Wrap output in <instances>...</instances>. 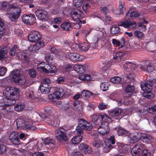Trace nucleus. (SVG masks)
Here are the masks:
<instances>
[{
    "mask_svg": "<svg viewBox=\"0 0 156 156\" xmlns=\"http://www.w3.org/2000/svg\"><path fill=\"white\" fill-rule=\"evenodd\" d=\"M50 82H51L49 79L48 78H46L43 79L41 83V84H44L49 85V84L50 83Z\"/></svg>",
    "mask_w": 156,
    "mask_h": 156,
    "instance_id": "60",
    "label": "nucleus"
},
{
    "mask_svg": "<svg viewBox=\"0 0 156 156\" xmlns=\"http://www.w3.org/2000/svg\"><path fill=\"white\" fill-rule=\"evenodd\" d=\"M66 130L62 128H60L58 129L56 131V133L57 134L56 136V139L60 141L62 140H67L68 138L66 134Z\"/></svg>",
    "mask_w": 156,
    "mask_h": 156,
    "instance_id": "7",
    "label": "nucleus"
},
{
    "mask_svg": "<svg viewBox=\"0 0 156 156\" xmlns=\"http://www.w3.org/2000/svg\"><path fill=\"white\" fill-rule=\"evenodd\" d=\"M90 47V44L88 43L84 42L81 44L80 48L82 50L87 51L89 49Z\"/></svg>",
    "mask_w": 156,
    "mask_h": 156,
    "instance_id": "43",
    "label": "nucleus"
},
{
    "mask_svg": "<svg viewBox=\"0 0 156 156\" xmlns=\"http://www.w3.org/2000/svg\"><path fill=\"white\" fill-rule=\"evenodd\" d=\"M142 147L139 145H135L131 151L132 154L134 156H139L141 154Z\"/></svg>",
    "mask_w": 156,
    "mask_h": 156,
    "instance_id": "21",
    "label": "nucleus"
},
{
    "mask_svg": "<svg viewBox=\"0 0 156 156\" xmlns=\"http://www.w3.org/2000/svg\"><path fill=\"white\" fill-rule=\"evenodd\" d=\"M141 16L142 15L138 13L136 10L134 8L130 9L126 15V17L128 19L136 17L141 18Z\"/></svg>",
    "mask_w": 156,
    "mask_h": 156,
    "instance_id": "11",
    "label": "nucleus"
},
{
    "mask_svg": "<svg viewBox=\"0 0 156 156\" xmlns=\"http://www.w3.org/2000/svg\"><path fill=\"white\" fill-rule=\"evenodd\" d=\"M154 84H153L152 85L151 83L150 82H146L145 83H141L140 87L142 90L144 91H151L152 89L154 87L156 90V80H154Z\"/></svg>",
    "mask_w": 156,
    "mask_h": 156,
    "instance_id": "6",
    "label": "nucleus"
},
{
    "mask_svg": "<svg viewBox=\"0 0 156 156\" xmlns=\"http://www.w3.org/2000/svg\"><path fill=\"white\" fill-rule=\"evenodd\" d=\"M24 107V105L21 103L17 104L14 107V108L16 111L17 112L22 110Z\"/></svg>",
    "mask_w": 156,
    "mask_h": 156,
    "instance_id": "41",
    "label": "nucleus"
},
{
    "mask_svg": "<svg viewBox=\"0 0 156 156\" xmlns=\"http://www.w3.org/2000/svg\"><path fill=\"white\" fill-rule=\"evenodd\" d=\"M13 81L15 83L22 85L24 84L26 82L24 77L22 76L17 79H16V80H13Z\"/></svg>",
    "mask_w": 156,
    "mask_h": 156,
    "instance_id": "33",
    "label": "nucleus"
},
{
    "mask_svg": "<svg viewBox=\"0 0 156 156\" xmlns=\"http://www.w3.org/2000/svg\"><path fill=\"white\" fill-rule=\"evenodd\" d=\"M44 44L43 42H39L35 44L32 47L30 51L33 52H37L40 48L44 47Z\"/></svg>",
    "mask_w": 156,
    "mask_h": 156,
    "instance_id": "24",
    "label": "nucleus"
},
{
    "mask_svg": "<svg viewBox=\"0 0 156 156\" xmlns=\"http://www.w3.org/2000/svg\"><path fill=\"white\" fill-rule=\"evenodd\" d=\"M119 26H122L125 28L134 29L136 26V23L134 21H131L128 20L126 21H122L118 24Z\"/></svg>",
    "mask_w": 156,
    "mask_h": 156,
    "instance_id": "12",
    "label": "nucleus"
},
{
    "mask_svg": "<svg viewBox=\"0 0 156 156\" xmlns=\"http://www.w3.org/2000/svg\"><path fill=\"white\" fill-rule=\"evenodd\" d=\"M73 156H83V154L79 151H74L72 153Z\"/></svg>",
    "mask_w": 156,
    "mask_h": 156,
    "instance_id": "64",
    "label": "nucleus"
},
{
    "mask_svg": "<svg viewBox=\"0 0 156 156\" xmlns=\"http://www.w3.org/2000/svg\"><path fill=\"white\" fill-rule=\"evenodd\" d=\"M126 11V8L124 7V4L122 3L119 5V9H117L115 11V13L116 14H122Z\"/></svg>",
    "mask_w": 156,
    "mask_h": 156,
    "instance_id": "32",
    "label": "nucleus"
},
{
    "mask_svg": "<svg viewBox=\"0 0 156 156\" xmlns=\"http://www.w3.org/2000/svg\"><path fill=\"white\" fill-rule=\"evenodd\" d=\"M134 90V86L133 85H127L122 94L124 97H128L130 96Z\"/></svg>",
    "mask_w": 156,
    "mask_h": 156,
    "instance_id": "17",
    "label": "nucleus"
},
{
    "mask_svg": "<svg viewBox=\"0 0 156 156\" xmlns=\"http://www.w3.org/2000/svg\"><path fill=\"white\" fill-rule=\"evenodd\" d=\"M143 96L149 99L152 98L154 97V94L151 91H144L143 94Z\"/></svg>",
    "mask_w": 156,
    "mask_h": 156,
    "instance_id": "40",
    "label": "nucleus"
},
{
    "mask_svg": "<svg viewBox=\"0 0 156 156\" xmlns=\"http://www.w3.org/2000/svg\"><path fill=\"white\" fill-rule=\"evenodd\" d=\"M126 78L127 80L126 81H127V82H129V81L128 80H130L129 82L132 81L134 78L133 74L132 73H129L128 75H127L126 76Z\"/></svg>",
    "mask_w": 156,
    "mask_h": 156,
    "instance_id": "56",
    "label": "nucleus"
},
{
    "mask_svg": "<svg viewBox=\"0 0 156 156\" xmlns=\"http://www.w3.org/2000/svg\"><path fill=\"white\" fill-rule=\"evenodd\" d=\"M82 14L83 13L79 10H74L71 12V17L74 20L77 19H82Z\"/></svg>",
    "mask_w": 156,
    "mask_h": 156,
    "instance_id": "18",
    "label": "nucleus"
},
{
    "mask_svg": "<svg viewBox=\"0 0 156 156\" xmlns=\"http://www.w3.org/2000/svg\"><path fill=\"white\" fill-rule=\"evenodd\" d=\"M121 79L118 76H115L111 78L110 80L111 82L114 83H118L121 81Z\"/></svg>",
    "mask_w": 156,
    "mask_h": 156,
    "instance_id": "47",
    "label": "nucleus"
},
{
    "mask_svg": "<svg viewBox=\"0 0 156 156\" xmlns=\"http://www.w3.org/2000/svg\"><path fill=\"white\" fill-rule=\"evenodd\" d=\"M138 66L142 70L147 71L148 72H151L154 69V67L152 63H147L144 62H143L141 64L139 65Z\"/></svg>",
    "mask_w": 156,
    "mask_h": 156,
    "instance_id": "8",
    "label": "nucleus"
},
{
    "mask_svg": "<svg viewBox=\"0 0 156 156\" xmlns=\"http://www.w3.org/2000/svg\"><path fill=\"white\" fill-rule=\"evenodd\" d=\"M137 115L140 117H142L143 116L145 115L146 114V113L144 112L143 110H139L137 112Z\"/></svg>",
    "mask_w": 156,
    "mask_h": 156,
    "instance_id": "61",
    "label": "nucleus"
},
{
    "mask_svg": "<svg viewBox=\"0 0 156 156\" xmlns=\"http://www.w3.org/2000/svg\"><path fill=\"white\" fill-rule=\"evenodd\" d=\"M50 70V71H49V73H55L56 71V67L53 65L51 66Z\"/></svg>",
    "mask_w": 156,
    "mask_h": 156,
    "instance_id": "63",
    "label": "nucleus"
},
{
    "mask_svg": "<svg viewBox=\"0 0 156 156\" xmlns=\"http://www.w3.org/2000/svg\"><path fill=\"white\" fill-rule=\"evenodd\" d=\"M79 122L80 123V126L83 129L90 130L92 128V125L83 119H79Z\"/></svg>",
    "mask_w": 156,
    "mask_h": 156,
    "instance_id": "14",
    "label": "nucleus"
},
{
    "mask_svg": "<svg viewBox=\"0 0 156 156\" xmlns=\"http://www.w3.org/2000/svg\"><path fill=\"white\" fill-rule=\"evenodd\" d=\"M83 129L82 127L80 126V123L79 125L76 128L77 133L78 135H82L83 134Z\"/></svg>",
    "mask_w": 156,
    "mask_h": 156,
    "instance_id": "51",
    "label": "nucleus"
},
{
    "mask_svg": "<svg viewBox=\"0 0 156 156\" xmlns=\"http://www.w3.org/2000/svg\"><path fill=\"white\" fill-rule=\"evenodd\" d=\"M44 144L46 145L54 144L55 141L52 139L50 138H46L44 141Z\"/></svg>",
    "mask_w": 156,
    "mask_h": 156,
    "instance_id": "48",
    "label": "nucleus"
},
{
    "mask_svg": "<svg viewBox=\"0 0 156 156\" xmlns=\"http://www.w3.org/2000/svg\"><path fill=\"white\" fill-rule=\"evenodd\" d=\"M69 59L74 61H77L80 60V55L78 53H71L69 55Z\"/></svg>",
    "mask_w": 156,
    "mask_h": 156,
    "instance_id": "25",
    "label": "nucleus"
},
{
    "mask_svg": "<svg viewBox=\"0 0 156 156\" xmlns=\"http://www.w3.org/2000/svg\"><path fill=\"white\" fill-rule=\"evenodd\" d=\"M74 68L75 70L80 74L83 73L85 72V67L83 65L76 64Z\"/></svg>",
    "mask_w": 156,
    "mask_h": 156,
    "instance_id": "26",
    "label": "nucleus"
},
{
    "mask_svg": "<svg viewBox=\"0 0 156 156\" xmlns=\"http://www.w3.org/2000/svg\"><path fill=\"white\" fill-rule=\"evenodd\" d=\"M140 156H151L150 153L148 150H142L141 152V154Z\"/></svg>",
    "mask_w": 156,
    "mask_h": 156,
    "instance_id": "52",
    "label": "nucleus"
},
{
    "mask_svg": "<svg viewBox=\"0 0 156 156\" xmlns=\"http://www.w3.org/2000/svg\"><path fill=\"white\" fill-rule=\"evenodd\" d=\"M120 31V28L115 26H113L111 29V32L112 34H118L119 33Z\"/></svg>",
    "mask_w": 156,
    "mask_h": 156,
    "instance_id": "39",
    "label": "nucleus"
},
{
    "mask_svg": "<svg viewBox=\"0 0 156 156\" xmlns=\"http://www.w3.org/2000/svg\"><path fill=\"white\" fill-rule=\"evenodd\" d=\"M147 111L150 113L154 114L155 112H156V106H153L151 108H148Z\"/></svg>",
    "mask_w": 156,
    "mask_h": 156,
    "instance_id": "53",
    "label": "nucleus"
},
{
    "mask_svg": "<svg viewBox=\"0 0 156 156\" xmlns=\"http://www.w3.org/2000/svg\"><path fill=\"white\" fill-rule=\"evenodd\" d=\"M155 44L154 43H150L148 44L147 47V48L148 49V50L150 51H153L155 49Z\"/></svg>",
    "mask_w": 156,
    "mask_h": 156,
    "instance_id": "50",
    "label": "nucleus"
},
{
    "mask_svg": "<svg viewBox=\"0 0 156 156\" xmlns=\"http://www.w3.org/2000/svg\"><path fill=\"white\" fill-rule=\"evenodd\" d=\"M141 139L142 140L143 142H147L151 141L152 140V137L149 135H145L142 136L141 137Z\"/></svg>",
    "mask_w": 156,
    "mask_h": 156,
    "instance_id": "42",
    "label": "nucleus"
},
{
    "mask_svg": "<svg viewBox=\"0 0 156 156\" xmlns=\"http://www.w3.org/2000/svg\"><path fill=\"white\" fill-rule=\"evenodd\" d=\"M134 34L136 37L138 38H141L144 36V34L142 32L138 30L134 32Z\"/></svg>",
    "mask_w": 156,
    "mask_h": 156,
    "instance_id": "54",
    "label": "nucleus"
},
{
    "mask_svg": "<svg viewBox=\"0 0 156 156\" xmlns=\"http://www.w3.org/2000/svg\"><path fill=\"white\" fill-rule=\"evenodd\" d=\"M19 90L13 87H7L4 90L3 94L5 98L0 100V107H2L1 109L5 110L9 112L8 107L14 105L16 100L19 98Z\"/></svg>",
    "mask_w": 156,
    "mask_h": 156,
    "instance_id": "1",
    "label": "nucleus"
},
{
    "mask_svg": "<svg viewBox=\"0 0 156 156\" xmlns=\"http://www.w3.org/2000/svg\"><path fill=\"white\" fill-rule=\"evenodd\" d=\"M83 2V0H75L74 3L76 6L79 7L82 5Z\"/></svg>",
    "mask_w": 156,
    "mask_h": 156,
    "instance_id": "57",
    "label": "nucleus"
},
{
    "mask_svg": "<svg viewBox=\"0 0 156 156\" xmlns=\"http://www.w3.org/2000/svg\"><path fill=\"white\" fill-rule=\"evenodd\" d=\"M6 150V146L4 144H0V154L3 153Z\"/></svg>",
    "mask_w": 156,
    "mask_h": 156,
    "instance_id": "58",
    "label": "nucleus"
},
{
    "mask_svg": "<svg viewBox=\"0 0 156 156\" xmlns=\"http://www.w3.org/2000/svg\"><path fill=\"white\" fill-rule=\"evenodd\" d=\"M114 62L113 60L106 61L105 62V65L103 68V69L104 70H108Z\"/></svg>",
    "mask_w": 156,
    "mask_h": 156,
    "instance_id": "37",
    "label": "nucleus"
},
{
    "mask_svg": "<svg viewBox=\"0 0 156 156\" xmlns=\"http://www.w3.org/2000/svg\"><path fill=\"white\" fill-rule=\"evenodd\" d=\"M82 139V136H76L72 139V143L74 144H78L81 142Z\"/></svg>",
    "mask_w": 156,
    "mask_h": 156,
    "instance_id": "34",
    "label": "nucleus"
},
{
    "mask_svg": "<svg viewBox=\"0 0 156 156\" xmlns=\"http://www.w3.org/2000/svg\"><path fill=\"white\" fill-rule=\"evenodd\" d=\"M96 94L89 90H83L81 94V96L83 97L88 98L91 95L94 97Z\"/></svg>",
    "mask_w": 156,
    "mask_h": 156,
    "instance_id": "30",
    "label": "nucleus"
},
{
    "mask_svg": "<svg viewBox=\"0 0 156 156\" xmlns=\"http://www.w3.org/2000/svg\"><path fill=\"white\" fill-rule=\"evenodd\" d=\"M8 50L7 47L4 45L0 46V59L2 58L4 55H6Z\"/></svg>",
    "mask_w": 156,
    "mask_h": 156,
    "instance_id": "27",
    "label": "nucleus"
},
{
    "mask_svg": "<svg viewBox=\"0 0 156 156\" xmlns=\"http://www.w3.org/2000/svg\"><path fill=\"white\" fill-rule=\"evenodd\" d=\"M127 133V131L122 128H119L118 130V134L120 136L126 135Z\"/></svg>",
    "mask_w": 156,
    "mask_h": 156,
    "instance_id": "49",
    "label": "nucleus"
},
{
    "mask_svg": "<svg viewBox=\"0 0 156 156\" xmlns=\"http://www.w3.org/2000/svg\"><path fill=\"white\" fill-rule=\"evenodd\" d=\"M28 73L30 76L32 77H34L36 76V73L34 69H31L29 71Z\"/></svg>",
    "mask_w": 156,
    "mask_h": 156,
    "instance_id": "55",
    "label": "nucleus"
},
{
    "mask_svg": "<svg viewBox=\"0 0 156 156\" xmlns=\"http://www.w3.org/2000/svg\"><path fill=\"white\" fill-rule=\"evenodd\" d=\"M7 70V69L5 67H0V76H3Z\"/></svg>",
    "mask_w": 156,
    "mask_h": 156,
    "instance_id": "59",
    "label": "nucleus"
},
{
    "mask_svg": "<svg viewBox=\"0 0 156 156\" xmlns=\"http://www.w3.org/2000/svg\"><path fill=\"white\" fill-rule=\"evenodd\" d=\"M22 19L23 22L28 24H33V23L35 22V16L33 15L30 14V15L24 16Z\"/></svg>",
    "mask_w": 156,
    "mask_h": 156,
    "instance_id": "13",
    "label": "nucleus"
},
{
    "mask_svg": "<svg viewBox=\"0 0 156 156\" xmlns=\"http://www.w3.org/2000/svg\"><path fill=\"white\" fill-rule=\"evenodd\" d=\"M18 46L16 45H14L10 49L9 51L10 55L11 56H13L17 52Z\"/></svg>",
    "mask_w": 156,
    "mask_h": 156,
    "instance_id": "36",
    "label": "nucleus"
},
{
    "mask_svg": "<svg viewBox=\"0 0 156 156\" xmlns=\"http://www.w3.org/2000/svg\"><path fill=\"white\" fill-rule=\"evenodd\" d=\"M25 93L27 97H28L32 99H34L36 98L34 95L33 91L32 90H30L29 89L26 90L25 91Z\"/></svg>",
    "mask_w": 156,
    "mask_h": 156,
    "instance_id": "38",
    "label": "nucleus"
},
{
    "mask_svg": "<svg viewBox=\"0 0 156 156\" xmlns=\"http://www.w3.org/2000/svg\"><path fill=\"white\" fill-rule=\"evenodd\" d=\"M51 87L50 85L47 84H41L39 89L42 93L48 94L50 90Z\"/></svg>",
    "mask_w": 156,
    "mask_h": 156,
    "instance_id": "23",
    "label": "nucleus"
},
{
    "mask_svg": "<svg viewBox=\"0 0 156 156\" xmlns=\"http://www.w3.org/2000/svg\"><path fill=\"white\" fill-rule=\"evenodd\" d=\"M51 66L48 64H45L44 63H41L38 64L37 68L39 70L41 69L43 72L48 73H49Z\"/></svg>",
    "mask_w": 156,
    "mask_h": 156,
    "instance_id": "20",
    "label": "nucleus"
},
{
    "mask_svg": "<svg viewBox=\"0 0 156 156\" xmlns=\"http://www.w3.org/2000/svg\"><path fill=\"white\" fill-rule=\"evenodd\" d=\"M17 128L19 129H26L28 123L26 122L24 119L20 118L17 119L16 121Z\"/></svg>",
    "mask_w": 156,
    "mask_h": 156,
    "instance_id": "16",
    "label": "nucleus"
},
{
    "mask_svg": "<svg viewBox=\"0 0 156 156\" xmlns=\"http://www.w3.org/2000/svg\"><path fill=\"white\" fill-rule=\"evenodd\" d=\"M79 148L83 154H89L92 152L91 148H89L87 144H81L80 145Z\"/></svg>",
    "mask_w": 156,
    "mask_h": 156,
    "instance_id": "22",
    "label": "nucleus"
},
{
    "mask_svg": "<svg viewBox=\"0 0 156 156\" xmlns=\"http://www.w3.org/2000/svg\"><path fill=\"white\" fill-rule=\"evenodd\" d=\"M92 121L96 125L99 124L100 122L102 121L108 122L109 118L107 115H99L94 114L91 116Z\"/></svg>",
    "mask_w": 156,
    "mask_h": 156,
    "instance_id": "3",
    "label": "nucleus"
},
{
    "mask_svg": "<svg viewBox=\"0 0 156 156\" xmlns=\"http://www.w3.org/2000/svg\"><path fill=\"white\" fill-rule=\"evenodd\" d=\"M49 116H45L44 117V121H46V122L48 123L49 125H53L55 124V122L54 121H52V117H51V119H51V117H49Z\"/></svg>",
    "mask_w": 156,
    "mask_h": 156,
    "instance_id": "46",
    "label": "nucleus"
},
{
    "mask_svg": "<svg viewBox=\"0 0 156 156\" xmlns=\"http://www.w3.org/2000/svg\"><path fill=\"white\" fill-rule=\"evenodd\" d=\"M23 71L22 69H14L10 73L11 76L12 80H16L21 76L23 75Z\"/></svg>",
    "mask_w": 156,
    "mask_h": 156,
    "instance_id": "15",
    "label": "nucleus"
},
{
    "mask_svg": "<svg viewBox=\"0 0 156 156\" xmlns=\"http://www.w3.org/2000/svg\"><path fill=\"white\" fill-rule=\"evenodd\" d=\"M1 27V28H0V39L3 36L5 32V26Z\"/></svg>",
    "mask_w": 156,
    "mask_h": 156,
    "instance_id": "62",
    "label": "nucleus"
},
{
    "mask_svg": "<svg viewBox=\"0 0 156 156\" xmlns=\"http://www.w3.org/2000/svg\"><path fill=\"white\" fill-rule=\"evenodd\" d=\"M28 39L31 42L38 41L41 38V35L37 31H34L29 35Z\"/></svg>",
    "mask_w": 156,
    "mask_h": 156,
    "instance_id": "10",
    "label": "nucleus"
},
{
    "mask_svg": "<svg viewBox=\"0 0 156 156\" xmlns=\"http://www.w3.org/2000/svg\"><path fill=\"white\" fill-rule=\"evenodd\" d=\"M109 84L108 83L103 82L101 84V89L103 91L107 90L108 89Z\"/></svg>",
    "mask_w": 156,
    "mask_h": 156,
    "instance_id": "44",
    "label": "nucleus"
},
{
    "mask_svg": "<svg viewBox=\"0 0 156 156\" xmlns=\"http://www.w3.org/2000/svg\"><path fill=\"white\" fill-rule=\"evenodd\" d=\"M110 143L112 144H115V138L113 136H110L108 143H106V146L105 147V148H108L109 149V150L112 148H113L112 146L109 144Z\"/></svg>",
    "mask_w": 156,
    "mask_h": 156,
    "instance_id": "29",
    "label": "nucleus"
},
{
    "mask_svg": "<svg viewBox=\"0 0 156 156\" xmlns=\"http://www.w3.org/2000/svg\"><path fill=\"white\" fill-rule=\"evenodd\" d=\"M65 94V90L62 88H59L54 92L52 94L48 95L50 99L55 98L59 99L62 98Z\"/></svg>",
    "mask_w": 156,
    "mask_h": 156,
    "instance_id": "5",
    "label": "nucleus"
},
{
    "mask_svg": "<svg viewBox=\"0 0 156 156\" xmlns=\"http://www.w3.org/2000/svg\"><path fill=\"white\" fill-rule=\"evenodd\" d=\"M125 55V53L122 52H118L116 54L115 56L113 57V59L115 60V62L120 61Z\"/></svg>",
    "mask_w": 156,
    "mask_h": 156,
    "instance_id": "28",
    "label": "nucleus"
},
{
    "mask_svg": "<svg viewBox=\"0 0 156 156\" xmlns=\"http://www.w3.org/2000/svg\"><path fill=\"white\" fill-rule=\"evenodd\" d=\"M122 112V110L119 108L115 109L109 113L110 116L112 117L117 116L119 115Z\"/></svg>",
    "mask_w": 156,
    "mask_h": 156,
    "instance_id": "31",
    "label": "nucleus"
},
{
    "mask_svg": "<svg viewBox=\"0 0 156 156\" xmlns=\"http://www.w3.org/2000/svg\"><path fill=\"white\" fill-rule=\"evenodd\" d=\"M11 58L9 56H6L5 55H4L2 58L0 59L2 62L4 64H6L9 62Z\"/></svg>",
    "mask_w": 156,
    "mask_h": 156,
    "instance_id": "45",
    "label": "nucleus"
},
{
    "mask_svg": "<svg viewBox=\"0 0 156 156\" xmlns=\"http://www.w3.org/2000/svg\"><path fill=\"white\" fill-rule=\"evenodd\" d=\"M9 7L12 12L9 14V17L11 21L16 22L21 15L20 9L16 4H11Z\"/></svg>",
    "mask_w": 156,
    "mask_h": 156,
    "instance_id": "2",
    "label": "nucleus"
},
{
    "mask_svg": "<svg viewBox=\"0 0 156 156\" xmlns=\"http://www.w3.org/2000/svg\"><path fill=\"white\" fill-rule=\"evenodd\" d=\"M108 122L102 121L100 122V124L98 126V133L102 135H105L107 134L109 132V129L108 127Z\"/></svg>",
    "mask_w": 156,
    "mask_h": 156,
    "instance_id": "4",
    "label": "nucleus"
},
{
    "mask_svg": "<svg viewBox=\"0 0 156 156\" xmlns=\"http://www.w3.org/2000/svg\"><path fill=\"white\" fill-rule=\"evenodd\" d=\"M61 28L63 30L68 31L71 30L72 27L71 24L67 22H65L61 25Z\"/></svg>",
    "mask_w": 156,
    "mask_h": 156,
    "instance_id": "35",
    "label": "nucleus"
},
{
    "mask_svg": "<svg viewBox=\"0 0 156 156\" xmlns=\"http://www.w3.org/2000/svg\"><path fill=\"white\" fill-rule=\"evenodd\" d=\"M9 140L12 144L15 145H18L20 143L19 134L17 132H13L10 134Z\"/></svg>",
    "mask_w": 156,
    "mask_h": 156,
    "instance_id": "9",
    "label": "nucleus"
},
{
    "mask_svg": "<svg viewBox=\"0 0 156 156\" xmlns=\"http://www.w3.org/2000/svg\"><path fill=\"white\" fill-rule=\"evenodd\" d=\"M35 13L36 16L41 20H44L48 17V12L44 10H37Z\"/></svg>",
    "mask_w": 156,
    "mask_h": 156,
    "instance_id": "19",
    "label": "nucleus"
}]
</instances>
